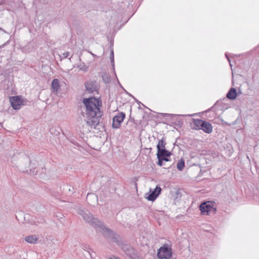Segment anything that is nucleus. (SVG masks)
Segmentation results:
<instances>
[{"label":"nucleus","mask_w":259,"mask_h":259,"mask_svg":"<svg viewBox=\"0 0 259 259\" xmlns=\"http://www.w3.org/2000/svg\"><path fill=\"white\" fill-rule=\"evenodd\" d=\"M83 106H81L80 114L84 118L88 125L96 128L100 123L102 114L98 107V102L95 98L83 100Z\"/></svg>","instance_id":"obj_1"},{"label":"nucleus","mask_w":259,"mask_h":259,"mask_svg":"<svg viewBox=\"0 0 259 259\" xmlns=\"http://www.w3.org/2000/svg\"><path fill=\"white\" fill-rule=\"evenodd\" d=\"M77 213L82 217L85 222L94 227L98 231L102 233L107 239L118 244L120 242V237L112 230L105 227L103 222L94 217L89 210L85 209L79 208Z\"/></svg>","instance_id":"obj_2"},{"label":"nucleus","mask_w":259,"mask_h":259,"mask_svg":"<svg viewBox=\"0 0 259 259\" xmlns=\"http://www.w3.org/2000/svg\"><path fill=\"white\" fill-rule=\"evenodd\" d=\"M12 160L14 166L22 170L26 168L30 163L29 156L24 154H18L17 155L14 154L12 157Z\"/></svg>","instance_id":"obj_3"},{"label":"nucleus","mask_w":259,"mask_h":259,"mask_svg":"<svg viewBox=\"0 0 259 259\" xmlns=\"http://www.w3.org/2000/svg\"><path fill=\"white\" fill-rule=\"evenodd\" d=\"M199 209L202 214L210 215L214 214L216 211V208L212 206V203L210 201L202 203L199 206Z\"/></svg>","instance_id":"obj_4"},{"label":"nucleus","mask_w":259,"mask_h":259,"mask_svg":"<svg viewBox=\"0 0 259 259\" xmlns=\"http://www.w3.org/2000/svg\"><path fill=\"white\" fill-rule=\"evenodd\" d=\"M172 252L171 248L168 246L161 247L158 252L157 256L160 259H169L171 257Z\"/></svg>","instance_id":"obj_5"},{"label":"nucleus","mask_w":259,"mask_h":259,"mask_svg":"<svg viewBox=\"0 0 259 259\" xmlns=\"http://www.w3.org/2000/svg\"><path fill=\"white\" fill-rule=\"evenodd\" d=\"M125 117V114L123 112L119 113L117 115L115 116L112 119V127L116 129L119 128Z\"/></svg>","instance_id":"obj_6"},{"label":"nucleus","mask_w":259,"mask_h":259,"mask_svg":"<svg viewBox=\"0 0 259 259\" xmlns=\"http://www.w3.org/2000/svg\"><path fill=\"white\" fill-rule=\"evenodd\" d=\"M125 253L131 259H140V256L137 253V251L130 246H125L123 248Z\"/></svg>","instance_id":"obj_7"},{"label":"nucleus","mask_w":259,"mask_h":259,"mask_svg":"<svg viewBox=\"0 0 259 259\" xmlns=\"http://www.w3.org/2000/svg\"><path fill=\"white\" fill-rule=\"evenodd\" d=\"M161 191V188L159 186H156V188L153 191L150 189V193L146 197V198L148 200L154 201L160 195Z\"/></svg>","instance_id":"obj_8"},{"label":"nucleus","mask_w":259,"mask_h":259,"mask_svg":"<svg viewBox=\"0 0 259 259\" xmlns=\"http://www.w3.org/2000/svg\"><path fill=\"white\" fill-rule=\"evenodd\" d=\"M10 101L12 108L15 110L19 109L22 105V101L19 96L12 97Z\"/></svg>","instance_id":"obj_9"},{"label":"nucleus","mask_w":259,"mask_h":259,"mask_svg":"<svg viewBox=\"0 0 259 259\" xmlns=\"http://www.w3.org/2000/svg\"><path fill=\"white\" fill-rule=\"evenodd\" d=\"M86 199L88 203L92 206H94L98 202V197L94 193H88Z\"/></svg>","instance_id":"obj_10"},{"label":"nucleus","mask_w":259,"mask_h":259,"mask_svg":"<svg viewBox=\"0 0 259 259\" xmlns=\"http://www.w3.org/2000/svg\"><path fill=\"white\" fill-rule=\"evenodd\" d=\"M200 130L207 134H210L212 131V126L209 122L203 120Z\"/></svg>","instance_id":"obj_11"},{"label":"nucleus","mask_w":259,"mask_h":259,"mask_svg":"<svg viewBox=\"0 0 259 259\" xmlns=\"http://www.w3.org/2000/svg\"><path fill=\"white\" fill-rule=\"evenodd\" d=\"M85 88L87 91L92 93L96 90V87L95 83L93 81H87L85 84Z\"/></svg>","instance_id":"obj_12"},{"label":"nucleus","mask_w":259,"mask_h":259,"mask_svg":"<svg viewBox=\"0 0 259 259\" xmlns=\"http://www.w3.org/2000/svg\"><path fill=\"white\" fill-rule=\"evenodd\" d=\"M171 153L169 151L166 150L165 148L161 149L157 151V157H169Z\"/></svg>","instance_id":"obj_13"},{"label":"nucleus","mask_w":259,"mask_h":259,"mask_svg":"<svg viewBox=\"0 0 259 259\" xmlns=\"http://www.w3.org/2000/svg\"><path fill=\"white\" fill-rule=\"evenodd\" d=\"M237 96L236 90L235 88H231L228 92L226 97L230 100H234Z\"/></svg>","instance_id":"obj_14"},{"label":"nucleus","mask_w":259,"mask_h":259,"mask_svg":"<svg viewBox=\"0 0 259 259\" xmlns=\"http://www.w3.org/2000/svg\"><path fill=\"white\" fill-rule=\"evenodd\" d=\"M52 89L54 93H57L60 89L59 80L58 79H54L52 82Z\"/></svg>","instance_id":"obj_15"},{"label":"nucleus","mask_w":259,"mask_h":259,"mask_svg":"<svg viewBox=\"0 0 259 259\" xmlns=\"http://www.w3.org/2000/svg\"><path fill=\"white\" fill-rule=\"evenodd\" d=\"M203 121V120L201 119L193 118L192 123L194 124V126L192 128L195 130H200Z\"/></svg>","instance_id":"obj_16"},{"label":"nucleus","mask_w":259,"mask_h":259,"mask_svg":"<svg viewBox=\"0 0 259 259\" xmlns=\"http://www.w3.org/2000/svg\"><path fill=\"white\" fill-rule=\"evenodd\" d=\"M25 240L29 243L34 244L36 242L37 238L35 236L32 235L26 237Z\"/></svg>","instance_id":"obj_17"},{"label":"nucleus","mask_w":259,"mask_h":259,"mask_svg":"<svg viewBox=\"0 0 259 259\" xmlns=\"http://www.w3.org/2000/svg\"><path fill=\"white\" fill-rule=\"evenodd\" d=\"M165 145L166 142L165 139L163 138L161 140H159L158 143L157 145V151L163 148H165Z\"/></svg>","instance_id":"obj_18"},{"label":"nucleus","mask_w":259,"mask_h":259,"mask_svg":"<svg viewBox=\"0 0 259 259\" xmlns=\"http://www.w3.org/2000/svg\"><path fill=\"white\" fill-rule=\"evenodd\" d=\"M184 166H185V161L184 160H183L182 159L180 161H179L178 162L177 167L179 170H182L183 169Z\"/></svg>","instance_id":"obj_19"},{"label":"nucleus","mask_w":259,"mask_h":259,"mask_svg":"<svg viewBox=\"0 0 259 259\" xmlns=\"http://www.w3.org/2000/svg\"><path fill=\"white\" fill-rule=\"evenodd\" d=\"M102 78L104 82L106 83H108L110 81V76L106 73H105L102 75Z\"/></svg>","instance_id":"obj_20"},{"label":"nucleus","mask_w":259,"mask_h":259,"mask_svg":"<svg viewBox=\"0 0 259 259\" xmlns=\"http://www.w3.org/2000/svg\"><path fill=\"white\" fill-rule=\"evenodd\" d=\"M157 157L158 159V162L157 163V165H158L160 166H162L164 164H163V161L161 157Z\"/></svg>","instance_id":"obj_21"},{"label":"nucleus","mask_w":259,"mask_h":259,"mask_svg":"<svg viewBox=\"0 0 259 259\" xmlns=\"http://www.w3.org/2000/svg\"><path fill=\"white\" fill-rule=\"evenodd\" d=\"M44 223H45V220L43 218H40L39 220L38 219L34 223L35 225H37L38 224H42Z\"/></svg>","instance_id":"obj_22"},{"label":"nucleus","mask_w":259,"mask_h":259,"mask_svg":"<svg viewBox=\"0 0 259 259\" xmlns=\"http://www.w3.org/2000/svg\"><path fill=\"white\" fill-rule=\"evenodd\" d=\"M114 53L113 51L112 50L111 52V62L112 63L113 66H114Z\"/></svg>","instance_id":"obj_23"},{"label":"nucleus","mask_w":259,"mask_h":259,"mask_svg":"<svg viewBox=\"0 0 259 259\" xmlns=\"http://www.w3.org/2000/svg\"><path fill=\"white\" fill-rule=\"evenodd\" d=\"M69 55V53L68 52H65V53H64L63 54H62V56H63V57L64 58H67Z\"/></svg>","instance_id":"obj_24"},{"label":"nucleus","mask_w":259,"mask_h":259,"mask_svg":"<svg viewBox=\"0 0 259 259\" xmlns=\"http://www.w3.org/2000/svg\"><path fill=\"white\" fill-rule=\"evenodd\" d=\"M80 70H81L84 72H87L88 71V67L87 66H83V67H80Z\"/></svg>","instance_id":"obj_25"},{"label":"nucleus","mask_w":259,"mask_h":259,"mask_svg":"<svg viewBox=\"0 0 259 259\" xmlns=\"http://www.w3.org/2000/svg\"><path fill=\"white\" fill-rule=\"evenodd\" d=\"M108 259H121V258H120V257H119L118 256L113 255L112 256L109 257Z\"/></svg>","instance_id":"obj_26"},{"label":"nucleus","mask_w":259,"mask_h":259,"mask_svg":"<svg viewBox=\"0 0 259 259\" xmlns=\"http://www.w3.org/2000/svg\"><path fill=\"white\" fill-rule=\"evenodd\" d=\"M162 159L163 160V161H169V159L168 158V157H161Z\"/></svg>","instance_id":"obj_27"},{"label":"nucleus","mask_w":259,"mask_h":259,"mask_svg":"<svg viewBox=\"0 0 259 259\" xmlns=\"http://www.w3.org/2000/svg\"><path fill=\"white\" fill-rule=\"evenodd\" d=\"M73 190H74V188H73V187H69L68 188V191L69 192H71L72 193H73Z\"/></svg>","instance_id":"obj_28"},{"label":"nucleus","mask_w":259,"mask_h":259,"mask_svg":"<svg viewBox=\"0 0 259 259\" xmlns=\"http://www.w3.org/2000/svg\"><path fill=\"white\" fill-rule=\"evenodd\" d=\"M89 247L87 245H84L83 246V249L84 250H86V249H88Z\"/></svg>","instance_id":"obj_29"},{"label":"nucleus","mask_w":259,"mask_h":259,"mask_svg":"<svg viewBox=\"0 0 259 259\" xmlns=\"http://www.w3.org/2000/svg\"><path fill=\"white\" fill-rule=\"evenodd\" d=\"M225 56H226V57H227V59H228V61L229 62L230 66H232V65H231V63H230V59L229 58V57H228V55H227V54H225Z\"/></svg>","instance_id":"obj_30"},{"label":"nucleus","mask_w":259,"mask_h":259,"mask_svg":"<svg viewBox=\"0 0 259 259\" xmlns=\"http://www.w3.org/2000/svg\"><path fill=\"white\" fill-rule=\"evenodd\" d=\"M86 251L87 252V253L90 255L91 258H92V254L88 250H86Z\"/></svg>","instance_id":"obj_31"},{"label":"nucleus","mask_w":259,"mask_h":259,"mask_svg":"<svg viewBox=\"0 0 259 259\" xmlns=\"http://www.w3.org/2000/svg\"><path fill=\"white\" fill-rule=\"evenodd\" d=\"M164 114L165 115H170V114H166V113H165V114Z\"/></svg>","instance_id":"obj_32"},{"label":"nucleus","mask_w":259,"mask_h":259,"mask_svg":"<svg viewBox=\"0 0 259 259\" xmlns=\"http://www.w3.org/2000/svg\"><path fill=\"white\" fill-rule=\"evenodd\" d=\"M3 4V2H0V6Z\"/></svg>","instance_id":"obj_33"}]
</instances>
